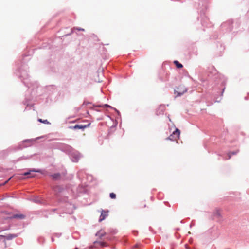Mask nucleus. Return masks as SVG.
I'll list each match as a JSON object with an SVG mask.
<instances>
[{
  "label": "nucleus",
  "mask_w": 249,
  "mask_h": 249,
  "mask_svg": "<svg viewBox=\"0 0 249 249\" xmlns=\"http://www.w3.org/2000/svg\"><path fill=\"white\" fill-rule=\"evenodd\" d=\"M238 152H239V150H237L236 151H233V152H228V154H227V155H228V159H230L231 158L232 155H236Z\"/></svg>",
  "instance_id": "423d86ee"
},
{
  "label": "nucleus",
  "mask_w": 249,
  "mask_h": 249,
  "mask_svg": "<svg viewBox=\"0 0 249 249\" xmlns=\"http://www.w3.org/2000/svg\"><path fill=\"white\" fill-rule=\"evenodd\" d=\"M108 210H102L101 214L99 219V222H101L104 220L108 216Z\"/></svg>",
  "instance_id": "39448f33"
},
{
  "label": "nucleus",
  "mask_w": 249,
  "mask_h": 249,
  "mask_svg": "<svg viewBox=\"0 0 249 249\" xmlns=\"http://www.w3.org/2000/svg\"><path fill=\"white\" fill-rule=\"evenodd\" d=\"M12 237H13V236H12V235H8L7 236V239H12Z\"/></svg>",
  "instance_id": "2eb2a0df"
},
{
  "label": "nucleus",
  "mask_w": 249,
  "mask_h": 249,
  "mask_svg": "<svg viewBox=\"0 0 249 249\" xmlns=\"http://www.w3.org/2000/svg\"><path fill=\"white\" fill-rule=\"evenodd\" d=\"M25 217V215L22 214H16L13 216V218H18L20 219H24Z\"/></svg>",
  "instance_id": "0eeeda50"
},
{
  "label": "nucleus",
  "mask_w": 249,
  "mask_h": 249,
  "mask_svg": "<svg viewBox=\"0 0 249 249\" xmlns=\"http://www.w3.org/2000/svg\"><path fill=\"white\" fill-rule=\"evenodd\" d=\"M180 130L176 128L175 131L173 132L172 134H171L168 138V140H170L171 141H177L179 137L180 136Z\"/></svg>",
  "instance_id": "f257e3e1"
},
{
  "label": "nucleus",
  "mask_w": 249,
  "mask_h": 249,
  "mask_svg": "<svg viewBox=\"0 0 249 249\" xmlns=\"http://www.w3.org/2000/svg\"><path fill=\"white\" fill-rule=\"evenodd\" d=\"M75 249H77V248H76Z\"/></svg>",
  "instance_id": "aec40b11"
},
{
  "label": "nucleus",
  "mask_w": 249,
  "mask_h": 249,
  "mask_svg": "<svg viewBox=\"0 0 249 249\" xmlns=\"http://www.w3.org/2000/svg\"><path fill=\"white\" fill-rule=\"evenodd\" d=\"M4 237V236H3V235H0V237Z\"/></svg>",
  "instance_id": "f3484780"
},
{
  "label": "nucleus",
  "mask_w": 249,
  "mask_h": 249,
  "mask_svg": "<svg viewBox=\"0 0 249 249\" xmlns=\"http://www.w3.org/2000/svg\"><path fill=\"white\" fill-rule=\"evenodd\" d=\"M187 91V89L186 88L182 85H180L178 87L175 89V93H177V96H180L184 94L185 92H186Z\"/></svg>",
  "instance_id": "f03ea898"
},
{
  "label": "nucleus",
  "mask_w": 249,
  "mask_h": 249,
  "mask_svg": "<svg viewBox=\"0 0 249 249\" xmlns=\"http://www.w3.org/2000/svg\"><path fill=\"white\" fill-rule=\"evenodd\" d=\"M60 176V175L57 174H55L53 176V178H57L58 177H59Z\"/></svg>",
  "instance_id": "4468645a"
},
{
  "label": "nucleus",
  "mask_w": 249,
  "mask_h": 249,
  "mask_svg": "<svg viewBox=\"0 0 249 249\" xmlns=\"http://www.w3.org/2000/svg\"><path fill=\"white\" fill-rule=\"evenodd\" d=\"M12 178V177H10L7 181H6L5 182L1 184L0 185H4L5 184H6Z\"/></svg>",
  "instance_id": "ddd939ff"
},
{
  "label": "nucleus",
  "mask_w": 249,
  "mask_h": 249,
  "mask_svg": "<svg viewBox=\"0 0 249 249\" xmlns=\"http://www.w3.org/2000/svg\"><path fill=\"white\" fill-rule=\"evenodd\" d=\"M90 125V123H89L87 124L82 125V124H76L74 126H70L69 128L71 129H81L84 130L85 128L88 127Z\"/></svg>",
  "instance_id": "20e7f679"
},
{
  "label": "nucleus",
  "mask_w": 249,
  "mask_h": 249,
  "mask_svg": "<svg viewBox=\"0 0 249 249\" xmlns=\"http://www.w3.org/2000/svg\"><path fill=\"white\" fill-rule=\"evenodd\" d=\"M174 63L178 68H181L183 67V65L179 63L178 61H175Z\"/></svg>",
  "instance_id": "1a4fd4ad"
},
{
  "label": "nucleus",
  "mask_w": 249,
  "mask_h": 249,
  "mask_svg": "<svg viewBox=\"0 0 249 249\" xmlns=\"http://www.w3.org/2000/svg\"><path fill=\"white\" fill-rule=\"evenodd\" d=\"M109 196L111 199H115L116 197V194L114 193H110Z\"/></svg>",
  "instance_id": "f8f14e48"
},
{
  "label": "nucleus",
  "mask_w": 249,
  "mask_h": 249,
  "mask_svg": "<svg viewBox=\"0 0 249 249\" xmlns=\"http://www.w3.org/2000/svg\"><path fill=\"white\" fill-rule=\"evenodd\" d=\"M75 29L78 31H84V29L82 28H75Z\"/></svg>",
  "instance_id": "dca6fc26"
},
{
  "label": "nucleus",
  "mask_w": 249,
  "mask_h": 249,
  "mask_svg": "<svg viewBox=\"0 0 249 249\" xmlns=\"http://www.w3.org/2000/svg\"><path fill=\"white\" fill-rule=\"evenodd\" d=\"M102 245L103 246L104 245V243H102Z\"/></svg>",
  "instance_id": "a211bd4d"
},
{
  "label": "nucleus",
  "mask_w": 249,
  "mask_h": 249,
  "mask_svg": "<svg viewBox=\"0 0 249 249\" xmlns=\"http://www.w3.org/2000/svg\"><path fill=\"white\" fill-rule=\"evenodd\" d=\"M38 121L39 122L44 123L45 124H50L49 122L48 121V120H42V119H38Z\"/></svg>",
  "instance_id": "9b49d317"
},
{
  "label": "nucleus",
  "mask_w": 249,
  "mask_h": 249,
  "mask_svg": "<svg viewBox=\"0 0 249 249\" xmlns=\"http://www.w3.org/2000/svg\"><path fill=\"white\" fill-rule=\"evenodd\" d=\"M106 233L104 231H99L96 234V235L100 238H102L105 235Z\"/></svg>",
  "instance_id": "6e6552de"
},
{
  "label": "nucleus",
  "mask_w": 249,
  "mask_h": 249,
  "mask_svg": "<svg viewBox=\"0 0 249 249\" xmlns=\"http://www.w3.org/2000/svg\"><path fill=\"white\" fill-rule=\"evenodd\" d=\"M221 218V215L220 211L219 209L214 210L212 215V219H217L218 221H219Z\"/></svg>",
  "instance_id": "7ed1b4c3"
},
{
  "label": "nucleus",
  "mask_w": 249,
  "mask_h": 249,
  "mask_svg": "<svg viewBox=\"0 0 249 249\" xmlns=\"http://www.w3.org/2000/svg\"><path fill=\"white\" fill-rule=\"evenodd\" d=\"M31 172H40V171H39V170H35V169L32 170H30V171H29V172H25V173L23 174V175H24V176H27V175H31Z\"/></svg>",
  "instance_id": "9d476101"
},
{
  "label": "nucleus",
  "mask_w": 249,
  "mask_h": 249,
  "mask_svg": "<svg viewBox=\"0 0 249 249\" xmlns=\"http://www.w3.org/2000/svg\"><path fill=\"white\" fill-rule=\"evenodd\" d=\"M34 176L33 175H31V177H33Z\"/></svg>",
  "instance_id": "6ab92c4d"
}]
</instances>
